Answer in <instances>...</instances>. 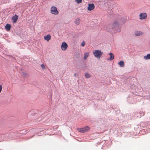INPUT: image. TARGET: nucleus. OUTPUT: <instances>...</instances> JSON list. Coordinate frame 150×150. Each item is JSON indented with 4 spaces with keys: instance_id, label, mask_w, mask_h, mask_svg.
Listing matches in <instances>:
<instances>
[{
    "instance_id": "f257e3e1",
    "label": "nucleus",
    "mask_w": 150,
    "mask_h": 150,
    "mask_svg": "<svg viewBox=\"0 0 150 150\" xmlns=\"http://www.w3.org/2000/svg\"><path fill=\"white\" fill-rule=\"evenodd\" d=\"M119 23L118 21H115L113 23L108 25L106 30L111 33H115L119 32L120 30L119 26Z\"/></svg>"
},
{
    "instance_id": "f03ea898",
    "label": "nucleus",
    "mask_w": 150,
    "mask_h": 150,
    "mask_svg": "<svg viewBox=\"0 0 150 150\" xmlns=\"http://www.w3.org/2000/svg\"><path fill=\"white\" fill-rule=\"evenodd\" d=\"M93 54L96 58L100 59L101 56L103 54V52L101 50H95L93 51Z\"/></svg>"
},
{
    "instance_id": "7ed1b4c3",
    "label": "nucleus",
    "mask_w": 150,
    "mask_h": 150,
    "mask_svg": "<svg viewBox=\"0 0 150 150\" xmlns=\"http://www.w3.org/2000/svg\"><path fill=\"white\" fill-rule=\"evenodd\" d=\"M50 12L55 15H57L59 13L57 8L54 6H53L51 8Z\"/></svg>"
},
{
    "instance_id": "20e7f679",
    "label": "nucleus",
    "mask_w": 150,
    "mask_h": 150,
    "mask_svg": "<svg viewBox=\"0 0 150 150\" xmlns=\"http://www.w3.org/2000/svg\"><path fill=\"white\" fill-rule=\"evenodd\" d=\"M90 129V128L88 126H86L84 127L78 128V130L80 132L83 133L88 131Z\"/></svg>"
},
{
    "instance_id": "39448f33",
    "label": "nucleus",
    "mask_w": 150,
    "mask_h": 150,
    "mask_svg": "<svg viewBox=\"0 0 150 150\" xmlns=\"http://www.w3.org/2000/svg\"><path fill=\"white\" fill-rule=\"evenodd\" d=\"M67 47L68 45L66 42H64L62 43L61 45V47L62 49V50L64 51L66 50Z\"/></svg>"
},
{
    "instance_id": "423d86ee",
    "label": "nucleus",
    "mask_w": 150,
    "mask_h": 150,
    "mask_svg": "<svg viewBox=\"0 0 150 150\" xmlns=\"http://www.w3.org/2000/svg\"><path fill=\"white\" fill-rule=\"evenodd\" d=\"M95 8V6L93 4H88L87 9L88 11H91L93 10Z\"/></svg>"
},
{
    "instance_id": "0eeeda50",
    "label": "nucleus",
    "mask_w": 150,
    "mask_h": 150,
    "mask_svg": "<svg viewBox=\"0 0 150 150\" xmlns=\"http://www.w3.org/2000/svg\"><path fill=\"white\" fill-rule=\"evenodd\" d=\"M139 17V18L141 20L145 19L146 18V13H142L140 14Z\"/></svg>"
},
{
    "instance_id": "6e6552de",
    "label": "nucleus",
    "mask_w": 150,
    "mask_h": 150,
    "mask_svg": "<svg viewBox=\"0 0 150 150\" xmlns=\"http://www.w3.org/2000/svg\"><path fill=\"white\" fill-rule=\"evenodd\" d=\"M51 36L50 34H48L44 37V39L46 40L47 42H48L51 39Z\"/></svg>"
},
{
    "instance_id": "1a4fd4ad",
    "label": "nucleus",
    "mask_w": 150,
    "mask_h": 150,
    "mask_svg": "<svg viewBox=\"0 0 150 150\" xmlns=\"http://www.w3.org/2000/svg\"><path fill=\"white\" fill-rule=\"evenodd\" d=\"M18 19V17L17 15H15L14 16H13L12 18V20H13V23H15L16 22Z\"/></svg>"
},
{
    "instance_id": "9d476101",
    "label": "nucleus",
    "mask_w": 150,
    "mask_h": 150,
    "mask_svg": "<svg viewBox=\"0 0 150 150\" xmlns=\"http://www.w3.org/2000/svg\"><path fill=\"white\" fill-rule=\"evenodd\" d=\"M109 55H110V58L108 59H107L108 60L111 61L114 58V55L112 53H110L109 54Z\"/></svg>"
},
{
    "instance_id": "9b49d317",
    "label": "nucleus",
    "mask_w": 150,
    "mask_h": 150,
    "mask_svg": "<svg viewBox=\"0 0 150 150\" xmlns=\"http://www.w3.org/2000/svg\"><path fill=\"white\" fill-rule=\"evenodd\" d=\"M11 28V25L8 24H7L5 26L6 29L8 31H9L10 30Z\"/></svg>"
},
{
    "instance_id": "f8f14e48",
    "label": "nucleus",
    "mask_w": 150,
    "mask_h": 150,
    "mask_svg": "<svg viewBox=\"0 0 150 150\" xmlns=\"http://www.w3.org/2000/svg\"><path fill=\"white\" fill-rule=\"evenodd\" d=\"M118 64L121 67H123L124 66V62L123 61H120L118 63Z\"/></svg>"
},
{
    "instance_id": "ddd939ff",
    "label": "nucleus",
    "mask_w": 150,
    "mask_h": 150,
    "mask_svg": "<svg viewBox=\"0 0 150 150\" xmlns=\"http://www.w3.org/2000/svg\"><path fill=\"white\" fill-rule=\"evenodd\" d=\"M81 21V20L80 19L78 18L75 20V23L76 25H79V24Z\"/></svg>"
},
{
    "instance_id": "4468645a",
    "label": "nucleus",
    "mask_w": 150,
    "mask_h": 150,
    "mask_svg": "<svg viewBox=\"0 0 150 150\" xmlns=\"http://www.w3.org/2000/svg\"><path fill=\"white\" fill-rule=\"evenodd\" d=\"M89 55V53L88 52H86L84 54L83 59L86 60Z\"/></svg>"
},
{
    "instance_id": "2eb2a0df",
    "label": "nucleus",
    "mask_w": 150,
    "mask_h": 150,
    "mask_svg": "<svg viewBox=\"0 0 150 150\" xmlns=\"http://www.w3.org/2000/svg\"><path fill=\"white\" fill-rule=\"evenodd\" d=\"M143 33L140 31H137L135 33V34L136 36H139L143 35Z\"/></svg>"
},
{
    "instance_id": "dca6fc26",
    "label": "nucleus",
    "mask_w": 150,
    "mask_h": 150,
    "mask_svg": "<svg viewBox=\"0 0 150 150\" xmlns=\"http://www.w3.org/2000/svg\"><path fill=\"white\" fill-rule=\"evenodd\" d=\"M144 58L145 59H150V54H147L146 56H144Z\"/></svg>"
},
{
    "instance_id": "f3484780",
    "label": "nucleus",
    "mask_w": 150,
    "mask_h": 150,
    "mask_svg": "<svg viewBox=\"0 0 150 150\" xmlns=\"http://www.w3.org/2000/svg\"><path fill=\"white\" fill-rule=\"evenodd\" d=\"M85 76L87 78H90V75L88 73L85 74Z\"/></svg>"
},
{
    "instance_id": "a211bd4d",
    "label": "nucleus",
    "mask_w": 150,
    "mask_h": 150,
    "mask_svg": "<svg viewBox=\"0 0 150 150\" xmlns=\"http://www.w3.org/2000/svg\"><path fill=\"white\" fill-rule=\"evenodd\" d=\"M75 1L78 4H79L82 2V0H75Z\"/></svg>"
},
{
    "instance_id": "6ab92c4d",
    "label": "nucleus",
    "mask_w": 150,
    "mask_h": 150,
    "mask_svg": "<svg viewBox=\"0 0 150 150\" xmlns=\"http://www.w3.org/2000/svg\"><path fill=\"white\" fill-rule=\"evenodd\" d=\"M85 45V42L84 41H83L82 42L81 44V45L82 47H83Z\"/></svg>"
},
{
    "instance_id": "aec40b11",
    "label": "nucleus",
    "mask_w": 150,
    "mask_h": 150,
    "mask_svg": "<svg viewBox=\"0 0 150 150\" xmlns=\"http://www.w3.org/2000/svg\"><path fill=\"white\" fill-rule=\"evenodd\" d=\"M41 67L43 69H45V67L44 65L42 64L41 65Z\"/></svg>"
},
{
    "instance_id": "412c9836",
    "label": "nucleus",
    "mask_w": 150,
    "mask_h": 150,
    "mask_svg": "<svg viewBox=\"0 0 150 150\" xmlns=\"http://www.w3.org/2000/svg\"><path fill=\"white\" fill-rule=\"evenodd\" d=\"M2 89V86L0 85V93L1 92Z\"/></svg>"
},
{
    "instance_id": "4be33fe9",
    "label": "nucleus",
    "mask_w": 150,
    "mask_h": 150,
    "mask_svg": "<svg viewBox=\"0 0 150 150\" xmlns=\"http://www.w3.org/2000/svg\"><path fill=\"white\" fill-rule=\"evenodd\" d=\"M0 150H1L0 149Z\"/></svg>"
}]
</instances>
